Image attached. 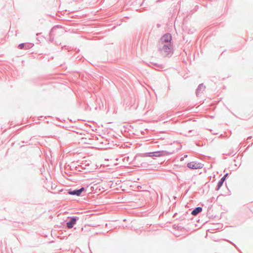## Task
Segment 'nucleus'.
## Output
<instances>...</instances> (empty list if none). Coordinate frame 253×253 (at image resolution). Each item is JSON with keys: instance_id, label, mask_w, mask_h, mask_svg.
<instances>
[{"instance_id": "1", "label": "nucleus", "mask_w": 253, "mask_h": 253, "mask_svg": "<svg viewBox=\"0 0 253 253\" xmlns=\"http://www.w3.org/2000/svg\"><path fill=\"white\" fill-rule=\"evenodd\" d=\"M159 51L164 56H167L172 53V47L171 44L159 43Z\"/></svg>"}, {"instance_id": "2", "label": "nucleus", "mask_w": 253, "mask_h": 253, "mask_svg": "<svg viewBox=\"0 0 253 253\" xmlns=\"http://www.w3.org/2000/svg\"><path fill=\"white\" fill-rule=\"evenodd\" d=\"M167 152L165 151H156L153 152H149V153H145L141 154V157H161L163 156H165Z\"/></svg>"}, {"instance_id": "3", "label": "nucleus", "mask_w": 253, "mask_h": 253, "mask_svg": "<svg viewBox=\"0 0 253 253\" xmlns=\"http://www.w3.org/2000/svg\"><path fill=\"white\" fill-rule=\"evenodd\" d=\"M172 40V37L170 34L167 33L163 36L160 40L159 43L161 44H171V41Z\"/></svg>"}, {"instance_id": "4", "label": "nucleus", "mask_w": 253, "mask_h": 253, "mask_svg": "<svg viewBox=\"0 0 253 253\" xmlns=\"http://www.w3.org/2000/svg\"><path fill=\"white\" fill-rule=\"evenodd\" d=\"M63 32H64V31L61 27H60L59 26H58V25L55 26L51 29V30L50 32V33H49L50 38L53 39L54 37L55 36V35L57 33H63Z\"/></svg>"}, {"instance_id": "5", "label": "nucleus", "mask_w": 253, "mask_h": 253, "mask_svg": "<svg viewBox=\"0 0 253 253\" xmlns=\"http://www.w3.org/2000/svg\"><path fill=\"white\" fill-rule=\"evenodd\" d=\"M187 167L190 169H197L202 168L203 164L197 162H191L187 164Z\"/></svg>"}, {"instance_id": "6", "label": "nucleus", "mask_w": 253, "mask_h": 253, "mask_svg": "<svg viewBox=\"0 0 253 253\" xmlns=\"http://www.w3.org/2000/svg\"><path fill=\"white\" fill-rule=\"evenodd\" d=\"M85 189L84 187H82V188H81L80 189H75V190L69 189L68 191V193L69 195H76V196H79L81 195L83 191H85Z\"/></svg>"}, {"instance_id": "7", "label": "nucleus", "mask_w": 253, "mask_h": 253, "mask_svg": "<svg viewBox=\"0 0 253 253\" xmlns=\"http://www.w3.org/2000/svg\"><path fill=\"white\" fill-rule=\"evenodd\" d=\"M79 217L77 216H72L70 217L69 221L67 222L66 224L68 228L71 229L73 227L74 225L76 223Z\"/></svg>"}, {"instance_id": "8", "label": "nucleus", "mask_w": 253, "mask_h": 253, "mask_svg": "<svg viewBox=\"0 0 253 253\" xmlns=\"http://www.w3.org/2000/svg\"><path fill=\"white\" fill-rule=\"evenodd\" d=\"M205 88H206V86L203 84H200L198 85V86L196 89V95L197 96H199L200 94L202 92H203V91L205 90Z\"/></svg>"}, {"instance_id": "9", "label": "nucleus", "mask_w": 253, "mask_h": 253, "mask_svg": "<svg viewBox=\"0 0 253 253\" xmlns=\"http://www.w3.org/2000/svg\"><path fill=\"white\" fill-rule=\"evenodd\" d=\"M202 208L201 207H198L195 208L191 212V214L193 215L196 216L202 211Z\"/></svg>"}, {"instance_id": "10", "label": "nucleus", "mask_w": 253, "mask_h": 253, "mask_svg": "<svg viewBox=\"0 0 253 253\" xmlns=\"http://www.w3.org/2000/svg\"><path fill=\"white\" fill-rule=\"evenodd\" d=\"M30 45H31V44H30L29 43H21L18 45V47L19 49H22L24 48L28 49L30 47Z\"/></svg>"}, {"instance_id": "11", "label": "nucleus", "mask_w": 253, "mask_h": 253, "mask_svg": "<svg viewBox=\"0 0 253 253\" xmlns=\"http://www.w3.org/2000/svg\"><path fill=\"white\" fill-rule=\"evenodd\" d=\"M224 181H225L224 178H221L220 179V180L218 181L217 185L216 186V187L215 188V190L218 191L220 188V187L222 186Z\"/></svg>"}, {"instance_id": "12", "label": "nucleus", "mask_w": 253, "mask_h": 253, "mask_svg": "<svg viewBox=\"0 0 253 253\" xmlns=\"http://www.w3.org/2000/svg\"><path fill=\"white\" fill-rule=\"evenodd\" d=\"M153 64L154 65V66H155L156 68L158 69V70L163 69L164 68L163 65L161 64H158L157 63H154Z\"/></svg>"}, {"instance_id": "13", "label": "nucleus", "mask_w": 253, "mask_h": 253, "mask_svg": "<svg viewBox=\"0 0 253 253\" xmlns=\"http://www.w3.org/2000/svg\"><path fill=\"white\" fill-rule=\"evenodd\" d=\"M82 165L84 166L85 167L89 166V164L87 163V162L86 161H85L84 163H83Z\"/></svg>"}, {"instance_id": "14", "label": "nucleus", "mask_w": 253, "mask_h": 253, "mask_svg": "<svg viewBox=\"0 0 253 253\" xmlns=\"http://www.w3.org/2000/svg\"><path fill=\"white\" fill-rule=\"evenodd\" d=\"M228 176V173H226L224 175V176L222 178H224V180H225L226 177Z\"/></svg>"}, {"instance_id": "15", "label": "nucleus", "mask_w": 253, "mask_h": 253, "mask_svg": "<svg viewBox=\"0 0 253 253\" xmlns=\"http://www.w3.org/2000/svg\"><path fill=\"white\" fill-rule=\"evenodd\" d=\"M191 131H192V130H189V132H191Z\"/></svg>"}]
</instances>
